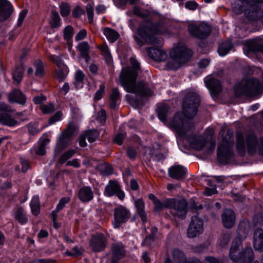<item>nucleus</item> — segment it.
Returning <instances> with one entry per match:
<instances>
[{
    "label": "nucleus",
    "instance_id": "obj_1",
    "mask_svg": "<svg viewBox=\"0 0 263 263\" xmlns=\"http://www.w3.org/2000/svg\"><path fill=\"white\" fill-rule=\"evenodd\" d=\"M200 104V98L193 92L187 94L182 104V112H177L169 124L180 137H183L193 127V123L190 121L196 115Z\"/></svg>",
    "mask_w": 263,
    "mask_h": 263
},
{
    "label": "nucleus",
    "instance_id": "obj_2",
    "mask_svg": "<svg viewBox=\"0 0 263 263\" xmlns=\"http://www.w3.org/2000/svg\"><path fill=\"white\" fill-rule=\"evenodd\" d=\"M132 67H123L120 73L121 85L130 93L139 95L141 97H149L153 95V90L147 82L141 81L136 83L139 72L141 70L140 64L134 58L130 59Z\"/></svg>",
    "mask_w": 263,
    "mask_h": 263
},
{
    "label": "nucleus",
    "instance_id": "obj_3",
    "mask_svg": "<svg viewBox=\"0 0 263 263\" xmlns=\"http://www.w3.org/2000/svg\"><path fill=\"white\" fill-rule=\"evenodd\" d=\"M166 28L165 21L160 20L157 23L151 24L147 26L140 28L138 29V34L141 38H143L148 44L161 46L162 45L161 38L151 34L147 31H148L154 34H162L166 31Z\"/></svg>",
    "mask_w": 263,
    "mask_h": 263
},
{
    "label": "nucleus",
    "instance_id": "obj_4",
    "mask_svg": "<svg viewBox=\"0 0 263 263\" xmlns=\"http://www.w3.org/2000/svg\"><path fill=\"white\" fill-rule=\"evenodd\" d=\"M242 242L240 238H235L232 242L230 250L229 257L233 261H239L241 263H253L254 254L251 247H246L241 251L239 248Z\"/></svg>",
    "mask_w": 263,
    "mask_h": 263
},
{
    "label": "nucleus",
    "instance_id": "obj_5",
    "mask_svg": "<svg viewBox=\"0 0 263 263\" xmlns=\"http://www.w3.org/2000/svg\"><path fill=\"white\" fill-rule=\"evenodd\" d=\"M170 55L171 60L167 62V67L176 70L191 58L192 52L185 46H178L170 51Z\"/></svg>",
    "mask_w": 263,
    "mask_h": 263
},
{
    "label": "nucleus",
    "instance_id": "obj_6",
    "mask_svg": "<svg viewBox=\"0 0 263 263\" xmlns=\"http://www.w3.org/2000/svg\"><path fill=\"white\" fill-rule=\"evenodd\" d=\"M233 134L232 129H228L226 135L223 137L222 141L217 148L218 158L222 163H227L233 156V147L234 141L231 139Z\"/></svg>",
    "mask_w": 263,
    "mask_h": 263
},
{
    "label": "nucleus",
    "instance_id": "obj_7",
    "mask_svg": "<svg viewBox=\"0 0 263 263\" xmlns=\"http://www.w3.org/2000/svg\"><path fill=\"white\" fill-rule=\"evenodd\" d=\"M164 209H169L171 214L180 219L186 218L188 212V203L185 198H167L163 200Z\"/></svg>",
    "mask_w": 263,
    "mask_h": 263
},
{
    "label": "nucleus",
    "instance_id": "obj_8",
    "mask_svg": "<svg viewBox=\"0 0 263 263\" xmlns=\"http://www.w3.org/2000/svg\"><path fill=\"white\" fill-rule=\"evenodd\" d=\"M259 86V81L254 78L243 79L234 86V92L236 97L242 95L253 96L258 93Z\"/></svg>",
    "mask_w": 263,
    "mask_h": 263
},
{
    "label": "nucleus",
    "instance_id": "obj_9",
    "mask_svg": "<svg viewBox=\"0 0 263 263\" xmlns=\"http://www.w3.org/2000/svg\"><path fill=\"white\" fill-rule=\"evenodd\" d=\"M246 139L247 149L250 155H254L258 148L259 153L263 155V137L260 139L259 143L257 137L253 134L247 135Z\"/></svg>",
    "mask_w": 263,
    "mask_h": 263
},
{
    "label": "nucleus",
    "instance_id": "obj_10",
    "mask_svg": "<svg viewBox=\"0 0 263 263\" xmlns=\"http://www.w3.org/2000/svg\"><path fill=\"white\" fill-rule=\"evenodd\" d=\"M203 222L198 216L192 217L187 230V237L194 238L200 235L203 231Z\"/></svg>",
    "mask_w": 263,
    "mask_h": 263
},
{
    "label": "nucleus",
    "instance_id": "obj_11",
    "mask_svg": "<svg viewBox=\"0 0 263 263\" xmlns=\"http://www.w3.org/2000/svg\"><path fill=\"white\" fill-rule=\"evenodd\" d=\"M188 30L192 36L200 39L207 38L211 33L210 27L204 23L191 24L188 26Z\"/></svg>",
    "mask_w": 263,
    "mask_h": 263
},
{
    "label": "nucleus",
    "instance_id": "obj_12",
    "mask_svg": "<svg viewBox=\"0 0 263 263\" xmlns=\"http://www.w3.org/2000/svg\"><path fill=\"white\" fill-rule=\"evenodd\" d=\"M114 227L118 228L121 223L126 222L130 216L129 211L125 208L120 206L114 210Z\"/></svg>",
    "mask_w": 263,
    "mask_h": 263
},
{
    "label": "nucleus",
    "instance_id": "obj_13",
    "mask_svg": "<svg viewBox=\"0 0 263 263\" xmlns=\"http://www.w3.org/2000/svg\"><path fill=\"white\" fill-rule=\"evenodd\" d=\"M104 195L108 197L116 195L120 200H123L125 197L124 192L121 190L119 184L115 180L109 181L105 187Z\"/></svg>",
    "mask_w": 263,
    "mask_h": 263
},
{
    "label": "nucleus",
    "instance_id": "obj_14",
    "mask_svg": "<svg viewBox=\"0 0 263 263\" xmlns=\"http://www.w3.org/2000/svg\"><path fill=\"white\" fill-rule=\"evenodd\" d=\"M106 239L102 233L97 234L91 236L89 241L90 247L94 252H100L106 247Z\"/></svg>",
    "mask_w": 263,
    "mask_h": 263
},
{
    "label": "nucleus",
    "instance_id": "obj_15",
    "mask_svg": "<svg viewBox=\"0 0 263 263\" xmlns=\"http://www.w3.org/2000/svg\"><path fill=\"white\" fill-rule=\"evenodd\" d=\"M245 14L249 20L257 21L262 18L263 10L258 5L251 4L248 9L245 11Z\"/></svg>",
    "mask_w": 263,
    "mask_h": 263
},
{
    "label": "nucleus",
    "instance_id": "obj_16",
    "mask_svg": "<svg viewBox=\"0 0 263 263\" xmlns=\"http://www.w3.org/2000/svg\"><path fill=\"white\" fill-rule=\"evenodd\" d=\"M191 146L198 151L201 150L206 143V139L201 135H191L186 137Z\"/></svg>",
    "mask_w": 263,
    "mask_h": 263
},
{
    "label": "nucleus",
    "instance_id": "obj_17",
    "mask_svg": "<svg viewBox=\"0 0 263 263\" xmlns=\"http://www.w3.org/2000/svg\"><path fill=\"white\" fill-rule=\"evenodd\" d=\"M168 176L172 179L181 180L185 177L186 170L180 165H175L168 168Z\"/></svg>",
    "mask_w": 263,
    "mask_h": 263
},
{
    "label": "nucleus",
    "instance_id": "obj_18",
    "mask_svg": "<svg viewBox=\"0 0 263 263\" xmlns=\"http://www.w3.org/2000/svg\"><path fill=\"white\" fill-rule=\"evenodd\" d=\"M13 7L7 0H0V21L8 19L13 12Z\"/></svg>",
    "mask_w": 263,
    "mask_h": 263
},
{
    "label": "nucleus",
    "instance_id": "obj_19",
    "mask_svg": "<svg viewBox=\"0 0 263 263\" xmlns=\"http://www.w3.org/2000/svg\"><path fill=\"white\" fill-rule=\"evenodd\" d=\"M221 219L223 226L227 229H231L235 224V214L233 210L226 209L222 214Z\"/></svg>",
    "mask_w": 263,
    "mask_h": 263
},
{
    "label": "nucleus",
    "instance_id": "obj_20",
    "mask_svg": "<svg viewBox=\"0 0 263 263\" xmlns=\"http://www.w3.org/2000/svg\"><path fill=\"white\" fill-rule=\"evenodd\" d=\"M246 45L249 51L261 52L263 54V43L261 39L256 38L248 40L246 42Z\"/></svg>",
    "mask_w": 263,
    "mask_h": 263
},
{
    "label": "nucleus",
    "instance_id": "obj_21",
    "mask_svg": "<svg viewBox=\"0 0 263 263\" xmlns=\"http://www.w3.org/2000/svg\"><path fill=\"white\" fill-rule=\"evenodd\" d=\"M205 83L213 96L217 97L222 90L221 83L217 79L210 78L206 81Z\"/></svg>",
    "mask_w": 263,
    "mask_h": 263
},
{
    "label": "nucleus",
    "instance_id": "obj_22",
    "mask_svg": "<svg viewBox=\"0 0 263 263\" xmlns=\"http://www.w3.org/2000/svg\"><path fill=\"white\" fill-rule=\"evenodd\" d=\"M253 247L255 251L263 252V230L256 229L254 232Z\"/></svg>",
    "mask_w": 263,
    "mask_h": 263
},
{
    "label": "nucleus",
    "instance_id": "obj_23",
    "mask_svg": "<svg viewBox=\"0 0 263 263\" xmlns=\"http://www.w3.org/2000/svg\"><path fill=\"white\" fill-rule=\"evenodd\" d=\"M250 229V223L248 219H243L241 220L238 224L237 233L238 236L236 238H240L241 242L248 235Z\"/></svg>",
    "mask_w": 263,
    "mask_h": 263
},
{
    "label": "nucleus",
    "instance_id": "obj_24",
    "mask_svg": "<svg viewBox=\"0 0 263 263\" xmlns=\"http://www.w3.org/2000/svg\"><path fill=\"white\" fill-rule=\"evenodd\" d=\"M146 50L148 56L155 61H163L167 58L166 53L162 50L152 47L146 48Z\"/></svg>",
    "mask_w": 263,
    "mask_h": 263
},
{
    "label": "nucleus",
    "instance_id": "obj_25",
    "mask_svg": "<svg viewBox=\"0 0 263 263\" xmlns=\"http://www.w3.org/2000/svg\"><path fill=\"white\" fill-rule=\"evenodd\" d=\"M79 199L83 202H88L93 198V193L89 186L80 188L78 193Z\"/></svg>",
    "mask_w": 263,
    "mask_h": 263
},
{
    "label": "nucleus",
    "instance_id": "obj_26",
    "mask_svg": "<svg viewBox=\"0 0 263 263\" xmlns=\"http://www.w3.org/2000/svg\"><path fill=\"white\" fill-rule=\"evenodd\" d=\"M112 256L111 259L120 260L125 255V251L124 247L118 243H113L111 247Z\"/></svg>",
    "mask_w": 263,
    "mask_h": 263
},
{
    "label": "nucleus",
    "instance_id": "obj_27",
    "mask_svg": "<svg viewBox=\"0 0 263 263\" xmlns=\"http://www.w3.org/2000/svg\"><path fill=\"white\" fill-rule=\"evenodd\" d=\"M171 254L172 259L176 263H185L187 259L184 252L179 248H174Z\"/></svg>",
    "mask_w": 263,
    "mask_h": 263
},
{
    "label": "nucleus",
    "instance_id": "obj_28",
    "mask_svg": "<svg viewBox=\"0 0 263 263\" xmlns=\"http://www.w3.org/2000/svg\"><path fill=\"white\" fill-rule=\"evenodd\" d=\"M9 101L24 105L26 102V98L20 90L15 89L9 94Z\"/></svg>",
    "mask_w": 263,
    "mask_h": 263
},
{
    "label": "nucleus",
    "instance_id": "obj_29",
    "mask_svg": "<svg viewBox=\"0 0 263 263\" xmlns=\"http://www.w3.org/2000/svg\"><path fill=\"white\" fill-rule=\"evenodd\" d=\"M135 205L137 209V212L143 223L147 221V215L145 212L144 202L142 199H139L135 201Z\"/></svg>",
    "mask_w": 263,
    "mask_h": 263
},
{
    "label": "nucleus",
    "instance_id": "obj_30",
    "mask_svg": "<svg viewBox=\"0 0 263 263\" xmlns=\"http://www.w3.org/2000/svg\"><path fill=\"white\" fill-rule=\"evenodd\" d=\"M78 49L80 52L81 56L85 59V61L88 63L90 59L89 55L90 46L87 42H82L78 46Z\"/></svg>",
    "mask_w": 263,
    "mask_h": 263
},
{
    "label": "nucleus",
    "instance_id": "obj_31",
    "mask_svg": "<svg viewBox=\"0 0 263 263\" xmlns=\"http://www.w3.org/2000/svg\"><path fill=\"white\" fill-rule=\"evenodd\" d=\"M0 123L11 127L16 125L18 122L11 115L7 113H0Z\"/></svg>",
    "mask_w": 263,
    "mask_h": 263
},
{
    "label": "nucleus",
    "instance_id": "obj_32",
    "mask_svg": "<svg viewBox=\"0 0 263 263\" xmlns=\"http://www.w3.org/2000/svg\"><path fill=\"white\" fill-rule=\"evenodd\" d=\"M236 148L239 155L244 156L245 154V144L243 135L241 133L237 134Z\"/></svg>",
    "mask_w": 263,
    "mask_h": 263
},
{
    "label": "nucleus",
    "instance_id": "obj_33",
    "mask_svg": "<svg viewBox=\"0 0 263 263\" xmlns=\"http://www.w3.org/2000/svg\"><path fill=\"white\" fill-rule=\"evenodd\" d=\"M168 105L160 103L157 106V111L158 115L159 118L162 121H165L166 116L168 112Z\"/></svg>",
    "mask_w": 263,
    "mask_h": 263
},
{
    "label": "nucleus",
    "instance_id": "obj_34",
    "mask_svg": "<svg viewBox=\"0 0 263 263\" xmlns=\"http://www.w3.org/2000/svg\"><path fill=\"white\" fill-rule=\"evenodd\" d=\"M55 72L56 79L60 82H63L68 72V68L64 64H61L60 66L58 67V68L55 70Z\"/></svg>",
    "mask_w": 263,
    "mask_h": 263
},
{
    "label": "nucleus",
    "instance_id": "obj_35",
    "mask_svg": "<svg viewBox=\"0 0 263 263\" xmlns=\"http://www.w3.org/2000/svg\"><path fill=\"white\" fill-rule=\"evenodd\" d=\"M232 47V43L230 41H225L219 45L218 52L220 55L224 56L231 50Z\"/></svg>",
    "mask_w": 263,
    "mask_h": 263
},
{
    "label": "nucleus",
    "instance_id": "obj_36",
    "mask_svg": "<svg viewBox=\"0 0 263 263\" xmlns=\"http://www.w3.org/2000/svg\"><path fill=\"white\" fill-rule=\"evenodd\" d=\"M69 139L61 135L59 138L55 151L60 153L64 150L68 145Z\"/></svg>",
    "mask_w": 263,
    "mask_h": 263
},
{
    "label": "nucleus",
    "instance_id": "obj_37",
    "mask_svg": "<svg viewBox=\"0 0 263 263\" xmlns=\"http://www.w3.org/2000/svg\"><path fill=\"white\" fill-rule=\"evenodd\" d=\"M110 99V107L115 109L117 106V101L120 99V92L118 88H114L112 89Z\"/></svg>",
    "mask_w": 263,
    "mask_h": 263
},
{
    "label": "nucleus",
    "instance_id": "obj_38",
    "mask_svg": "<svg viewBox=\"0 0 263 263\" xmlns=\"http://www.w3.org/2000/svg\"><path fill=\"white\" fill-rule=\"evenodd\" d=\"M104 34L111 43L115 42L119 37V34L114 30L109 28H105L104 29Z\"/></svg>",
    "mask_w": 263,
    "mask_h": 263
},
{
    "label": "nucleus",
    "instance_id": "obj_39",
    "mask_svg": "<svg viewBox=\"0 0 263 263\" xmlns=\"http://www.w3.org/2000/svg\"><path fill=\"white\" fill-rule=\"evenodd\" d=\"M84 134L86 136L88 142L92 143L99 138L100 132L97 129H91L86 130Z\"/></svg>",
    "mask_w": 263,
    "mask_h": 263
},
{
    "label": "nucleus",
    "instance_id": "obj_40",
    "mask_svg": "<svg viewBox=\"0 0 263 263\" xmlns=\"http://www.w3.org/2000/svg\"><path fill=\"white\" fill-rule=\"evenodd\" d=\"M15 218L21 224L26 223L28 220L24 213V209L22 208H18L15 211Z\"/></svg>",
    "mask_w": 263,
    "mask_h": 263
},
{
    "label": "nucleus",
    "instance_id": "obj_41",
    "mask_svg": "<svg viewBox=\"0 0 263 263\" xmlns=\"http://www.w3.org/2000/svg\"><path fill=\"white\" fill-rule=\"evenodd\" d=\"M149 199L152 200L154 204V210L159 212L164 209L163 201H160L154 194H150L148 195Z\"/></svg>",
    "mask_w": 263,
    "mask_h": 263
},
{
    "label": "nucleus",
    "instance_id": "obj_42",
    "mask_svg": "<svg viewBox=\"0 0 263 263\" xmlns=\"http://www.w3.org/2000/svg\"><path fill=\"white\" fill-rule=\"evenodd\" d=\"M30 207L32 213L34 215H37L40 212V205L38 197H33L30 202Z\"/></svg>",
    "mask_w": 263,
    "mask_h": 263
},
{
    "label": "nucleus",
    "instance_id": "obj_43",
    "mask_svg": "<svg viewBox=\"0 0 263 263\" xmlns=\"http://www.w3.org/2000/svg\"><path fill=\"white\" fill-rule=\"evenodd\" d=\"M77 126L72 123H69L61 135L66 138H70L77 129Z\"/></svg>",
    "mask_w": 263,
    "mask_h": 263
},
{
    "label": "nucleus",
    "instance_id": "obj_44",
    "mask_svg": "<svg viewBox=\"0 0 263 263\" xmlns=\"http://www.w3.org/2000/svg\"><path fill=\"white\" fill-rule=\"evenodd\" d=\"M23 67L22 66L17 67L13 73V80L17 84H19L22 81L23 74Z\"/></svg>",
    "mask_w": 263,
    "mask_h": 263
},
{
    "label": "nucleus",
    "instance_id": "obj_45",
    "mask_svg": "<svg viewBox=\"0 0 263 263\" xmlns=\"http://www.w3.org/2000/svg\"><path fill=\"white\" fill-rule=\"evenodd\" d=\"M50 139L48 138L44 139L36 149L35 153L37 155H44L46 153V146L49 143Z\"/></svg>",
    "mask_w": 263,
    "mask_h": 263
},
{
    "label": "nucleus",
    "instance_id": "obj_46",
    "mask_svg": "<svg viewBox=\"0 0 263 263\" xmlns=\"http://www.w3.org/2000/svg\"><path fill=\"white\" fill-rule=\"evenodd\" d=\"M50 24L52 28H57L60 26V17L58 12L56 11H53L51 13Z\"/></svg>",
    "mask_w": 263,
    "mask_h": 263
},
{
    "label": "nucleus",
    "instance_id": "obj_47",
    "mask_svg": "<svg viewBox=\"0 0 263 263\" xmlns=\"http://www.w3.org/2000/svg\"><path fill=\"white\" fill-rule=\"evenodd\" d=\"M34 67L35 68V74L38 77H42L44 75V64L41 60H36L34 62Z\"/></svg>",
    "mask_w": 263,
    "mask_h": 263
},
{
    "label": "nucleus",
    "instance_id": "obj_48",
    "mask_svg": "<svg viewBox=\"0 0 263 263\" xmlns=\"http://www.w3.org/2000/svg\"><path fill=\"white\" fill-rule=\"evenodd\" d=\"M76 153L74 149L66 151L60 157L59 162L61 164L64 163L67 160L71 158Z\"/></svg>",
    "mask_w": 263,
    "mask_h": 263
},
{
    "label": "nucleus",
    "instance_id": "obj_49",
    "mask_svg": "<svg viewBox=\"0 0 263 263\" xmlns=\"http://www.w3.org/2000/svg\"><path fill=\"white\" fill-rule=\"evenodd\" d=\"M70 12V6L65 3H62L60 5V13L63 17L68 16Z\"/></svg>",
    "mask_w": 263,
    "mask_h": 263
},
{
    "label": "nucleus",
    "instance_id": "obj_50",
    "mask_svg": "<svg viewBox=\"0 0 263 263\" xmlns=\"http://www.w3.org/2000/svg\"><path fill=\"white\" fill-rule=\"evenodd\" d=\"M84 78V74L81 71H78L75 75L74 85L78 87L80 84H82Z\"/></svg>",
    "mask_w": 263,
    "mask_h": 263
},
{
    "label": "nucleus",
    "instance_id": "obj_51",
    "mask_svg": "<svg viewBox=\"0 0 263 263\" xmlns=\"http://www.w3.org/2000/svg\"><path fill=\"white\" fill-rule=\"evenodd\" d=\"M127 97L129 99L130 104L135 107L143 105V103L141 101V99H135L134 97L130 96H127Z\"/></svg>",
    "mask_w": 263,
    "mask_h": 263
},
{
    "label": "nucleus",
    "instance_id": "obj_52",
    "mask_svg": "<svg viewBox=\"0 0 263 263\" xmlns=\"http://www.w3.org/2000/svg\"><path fill=\"white\" fill-rule=\"evenodd\" d=\"M73 28L70 26H67L64 30V37L66 40L71 39L73 35Z\"/></svg>",
    "mask_w": 263,
    "mask_h": 263
},
{
    "label": "nucleus",
    "instance_id": "obj_53",
    "mask_svg": "<svg viewBox=\"0 0 263 263\" xmlns=\"http://www.w3.org/2000/svg\"><path fill=\"white\" fill-rule=\"evenodd\" d=\"M40 108L44 114H50L54 110V106L53 103L44 105L41 106Z\"/></svg>",
    "mask_w": 263,
    "mask_h": 263
},
{
    "label": "nucleus",
    "instance_id": "obj_54",
    "mask_svg": "<svg viewBox=\"0 0 263 263\" xmlns=\"http://www.w3.org/2000/svg\"><path fill=\"white\" fill-rule=\"evenodd\" d=\"M206 249L204 245H199L198 246H192L191 250L195 253H201L203 252Z\"/></svg>",
    "mask_w": 263,
    "mask_h": 263
},
{
    "label": "nucleus",
    "instance_id": "obj_55",
    "mask_svg": "<svg viewBox=\"0 0 263 263\" xmlns=\"http://www.w3.org/2000/svg\"><path fill=\"white\" fill-rule=\"evenodd\" d=\"M102 173L105 175H110L112 172V166L110 164H105L101 166Z\"/></svg>",
    "mask_w": 263,
    "mask_h": 263
},
{
    "label": "nucleus",
    "instance_id": "obj_56",
    "mask_svg": "<svg viewBox=\"0 0 263 263\" xmlns=\"http://www.w3.org/2000/svg\"><path fill=\"white\" fill-rule=\"evenodd\" d=\"M155 239L156 238L148 235L143 240L142 245L145 246L152 247L155 242Z\"/></svg>",
    "mask_w": 263,
    "mask_h": 263
},
{
    "label": "nucleus",
    "instance_id": "obj_57",
    "mask_svg": "<svg viewBox=\"0 0 263 263\" xmlns=\"http://www.w3.org/2000/svg\"><path fill=\"white\" fill-rule=\"evenodd\" d=\"M253 221L255 225H261L263 223V216L262 214L260 213L255 214Z\"/></svg>",
    "mask_w": 263,
    "mask_h": 263
},
{
    "label": "nucleus",
    "instance_id": "obj_58",
    "mask_svg": "<svg viewBox=\"0 0 263 263\" xmlns=\"http://www.w3.org/2000/svg\"><path fill=\"white\" fill-rule=\"evenodd\" d=\"M62 116V113L60 111H57L53 116L49 119V123L52 124L55 122L60 120Z\"/></svg>",
    "mask_w": 263,
    "mask_h": 263
},
{
    "label": "nucleus",
    "instance_id": "obj_59",
    "mask_svg": "<svg viewBox=\"0 0 263 263\" xmlns=\"http://www.w3.org/2000/svg\"><path fill=\"white\" fill-rule=\"evenodd\" d=\"M89 22L91 23L93 21V9L90 4H88L86 7Z\"/></svg>",
    "mask_w": 263,
    "mask_h": 263
},
{
    "label": "nucleus",
    "instance_id": "obj_60",
    "mask_svg": "<svg viewBox=\"0 0 263 263\" xmlns=\"http://www.w3.org/2000/svg\"><path fill=\"white\" fill-rule=\"evenodd\" d=\"M97 119L101 123H104L105 122L106 119V111L104 109H101L100 111L98 113Z\"/></svg>",
    "mask_w": 263,
    "mask_h": 263
},
{
    "label": "nucleus",
    "instance_id": "obj_61",
    "mask_svg": "<svg viewBox=\"0 0 263 263\" xmlns=\"http://www.w3.org/2000/svg\"><path fill=\"white\" fill-rule=\"evenodd\" d=\"M105 86L103 84L101 85L100 86V89L97 92H96L95 96V100H99L101 99L102 97V96L105 91Z\"/></svg>",
    "mask_w": 263,
    "mask_h": 263
},
{
    "label": "nucleus",
    "instance_id": "obj_62",
    "mask_svg": "<svg viewBox=\"0 0 263 263\" xmlns=\"http://www.w3.org/2000/svg\"><path fill=\"white\" fill-rule=\"evenodd\" d=\"M84 13V11L79 6H77L72 11V15L77 18Z\"/></svg>",
    "mask_w": 263,
    "mask_h": 263
},
{
    "label": "nucleus",
    "instance_id": "obj_63",
    "mask_svg": "<svg viewBox=\"0 0 263 263\" xmlns=\"http://www.w3.org/2000/svg\"><path fill=\"white\" fill-rule=\"evenodd\" d=\"M126 153L130 159H134L137 155L136 149L132 147H129L127 149Z\"/></svg>",
    "mask_w": 263,
    "mask_h": 263
},
{
    "label": "nucleus",
    "instance_id": "obj_64",
    "mask_svg": "<svg viewBox=\"0 0 263 263\" xmlns=\"http://www.w3.org/2000/svg\"><path fill=\"white\" fill-rule=\"evenodd\" d=\"M55 260L51 259H36L29 262V263H54Z\"/></svg>",
    "mask_w": 263,
    "mask_h": 263
}]
</instances>
